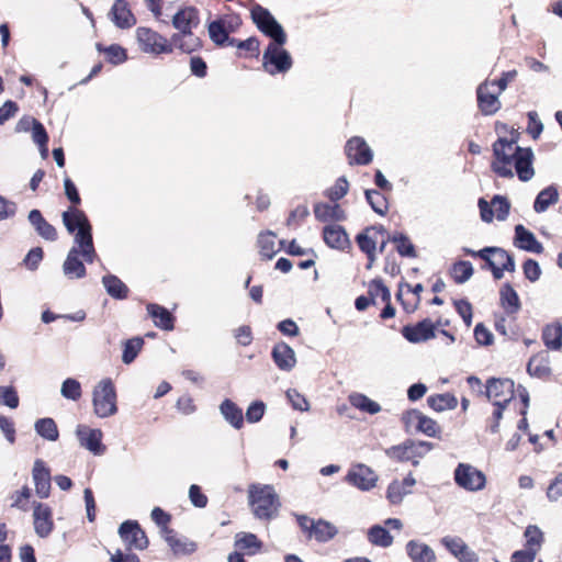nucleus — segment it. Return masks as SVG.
Listing matches in <instances>:
<instances>
[{"label":"nucleus","instance_id":"7c9ffc66","mask_svg":"<svg viewBox=\"0 0 562 562\" xmlns=\"http://www.w3.org/2000/svg\"><path fill=\"white\" fill-rule=\"evenodd\" d=\"M358 246H386L385 229L382 225L367 227L356 236Z\"/></svg>","mask_w":562,"mask_h":562},{"label":"nucleus","instance_id":"c756f323","mask_svg":"<svg viewBox=\"0 0 562 562\" xmlns=\"http://www.w3.org/2000/svg\"><path fill=\"white\" fill-rule=\"evenodd\" d=\"M313 212L316 220L323 223L346 218L345 211L338 203L318 202L314 205Z\"/></svg>","mask_w":562,"mask_h":562},{"label":"nucleus","instance_id":"c03bdc74","mask_svg":"<svg viewBox=\"0 0 562 562\" xmlns=\"http://www.w3.org/2000/svg\"><path fill=\"white\" fill-rule=\"evenodd\" d=\"M102 283L106 290V293L116 300H123L127 297V286L115 276L108 274L102 278Z\"/></svg>","mask_w":562,"mask_h":562},{"label":"nucleus","instance_id":"f257e3e1","mask_svg":"<svg viewBox=\"0 0 562 562\" xmlns=\"http://www.w3.org/2000/svg\"><path fill=\"white\" fill-rule=\"evenodd\" d=\"M64 187L65 194L72 206L63 213V223L68 233L75 236L77 246H93L92 226L86 213L77 207L81 203V198L76 184L70 178L66 177Z\"/></svg>","mask_w":562,"mask_h":562},{"label":"nucleus","instance_id":"b1692460","mask_svg":"<svg viewBox=\"0 0 562 562\" xmlns=\"http://www.w3.org/2000/svg\"><path fill=\"white\" fill-rule=\"evenodd\" d=\"M527 372L531 376L541 380H549L552 375L549 352L546 350H541L533 355L527 363Z\"/></svg>","mask_w":562,"mask_h":562},{"label":"nucleus","instance_id":"c9c22d12","mask_svg":"<svg viewBox=\"0 0 562 562\" xmlns=\"http://www.w3.org/2000/svg\"><path fill=\"white\" fill-rule=\"evenodd\" d=\"M322 235L326 246H350L349 236L341 225H326L323 228Z\"/></svg>","mask_w":562,"mask_h":562},{"label":"nucleus","instance_id":"a18cd8bd","mask_svg":"<svg viewBox=\"0 0 562 562\" xmlns=\"http://www.w3.org/2000/svg\"><path fill=\"white\" fill-rule=\"evenodd\" d=\"M237 47L236 55L239 58H258L260 55V42L257 37L251 36L245 41H238L235 43Z\"/></svg>","mask_w":562,"mask_h":562},{"label":"nucleus","instance_id":"39448f33","mask_svg":"<svg viewBox=\"0 0 562 562\" xmlns=\"http://www.w3.org/2000/svg\"><path fill=\"white\" fill-rule=\"evenodd\" d=\"M519 139V133L513 131L510 138L499 137L493 144V161L491 169L502 178H513L512 170L513 160L516 156V147L514 146Z\"/></svg>","mask_w":562,"mask_h":562},{"label":"nucleus","instance_id":"e2e57ef3","mask_svg":"<svg viewBox=\"0 0 562 562\" xmlns=\"http://www.w3.org/2000/svg\"><path fill=\"white\" fill-rule=\"evenodd\" d=\"M30 497L31 488L25 485L20 491H16L11 495V507H15L20 510L27 512Z\"/></svg>","mask_w":562,"mask_h":562},{"label":"nucleus","instance_id":"0e129e2a","mask_svg":"<svg viewBox=\"0 0 562 562\" xmlns=\"http://www.w3.org/2000/svg\"><path fill=\"white\" fill-rule=\"evenodd\" d=\"M368 296L372 301V304H375L378 299L386 302V286L381 279L373 280L369 284Z\"/></svg>","mask_w":562,"mask_h":562},{"label":"nucleus","instance_id":"dca6fc26","mask_svg":"<svg viewBox=\"0 0 562 562\" xmlns=\"http://www.w3.org/2000/svg\"><path fill=\"white\" fill-rule=\"evenodd\" d=\"M345 154L350 166H366L372 161V151L361 137H351L345 145Z\"/></svg>","mask_w":562,"mask_h":562},{"label":"nucleus","instance_id":"0eeeda50","mask_svg":"<svg viewBox=\"0 0 562 562\" xmlns=\"http://www.w3.org/2000/svg\"><path fill=\"white\" fill-rule=\"evenodd\" d=\"M92 405L94 414L100 418H106L116 414V391L110 378L102 379L93 387Z\"/></svg>","mask_w":562,"mask_h":562},{"label":"nucleus","instance_id":"4c0bfd02","mask_svg":"<svg viewBox=\"0 0 562 562\" xmlns=\"http://www.w3.org/2000/svg\"><path fill=\"white\" fill-rule=\"evenodd\" d=\"M63 272L68 279H79L86 274V268L77 248H71L64 265Z\"/></svg>","mask_w":562,"mask_h":562},{"label":"nucleus","instance_id":"72a5a7b5","mask_svg":"<svg viewBox=\"0 0 562 562\" xmlns=\"http://www.w3.org/2000/svg\"><path fill=\"white\" fill-rule=\"evenodd\" d=\"M406 551L413 562H436L435 551L424 542L411 540L406 544Z\"/></svg>","mask_w":562,"mask_h":562},{"label":"nucleus","instance_id":"e433bc0d","mask_svg":"<svg viewBox=\"0 0 562 562\" xmlns=\"http://www.w3.org/2000/svg\"><path fill=\"white\" fill-rule=\"evenodd\" d=\"M495 330L507 339H516L517 336V315L509 316L503 312L494 315Z\"/></svg>","mask_w":562,"mask_h":562},{"label":"nucleus","instance_id":"423d86ee","mask_svg":"<svg viewBox=\"0 0 562 562\" xmlns=\"http://www.w3.org/2000/svg\"><path fill=\"white\" fill-rule=\"evenodd\" d=\"M135 35L139 49L145 54L153 56L171 55L177 49V43L173 42L172 37L168 38L150 27L139 26L136 29Z\"/></svg>","mask_w":562,"mask_h":562},{"label":"nucleus","instance_id":"de8ad7c7","mask_svg":"<svg viewBox=\"0 0 562 562\" xmlns=\"http://www.w3.org/2000/svg\"><path fill=\"white\" fill-rule=\"evenodd\" d=\"M350 404L360 409L361 412L369 413L371 415L381 412L382 407L376 402L372 401L368 396L361 393H353L349 396Z\"/></svg>","mask_w":562,"mask_h":562},{"label":"nucleus","instance_id":"49530a36","mask_svg":"<svg viewBox=\"0 0 562 562\" xmlns=\"http://www.w3.org/2000/svg\"><path fill=\"white\" fill-rule=\"evenodd\" d=\"M473 267L470 261L459 260L451 265L449 274L457 284L464 283L473 276Z\"/></svg>","mask_w":562,"mask_h":562},{"label":"nucleus","instance_id":"7ed1b4c3","mask_svg":"<svg viewBox=\"0 0 562 562\" xmlns=\"http://www.w3.org/2000/svg\"><path fill=\"white\" fill-rule=\"evenodd\" d=\"M248 504L258 519H272L280 508L279 496L272 485L252 483L248 486Z\"/></svg>","mask_w":562,"mask_h":562},{"label":"nucleus","instance_id":"2f4dec72","mask_svg":"<svg viewBox=\"0 0 562 562\" xmlns=\"http://www.w3.org/2000/svg\"><path fill=\"white\" fill-rule=\"evenodd\" d=\"M29 221L44 239L54 241L57 238L56 228L44 218L40 210H32L29 213Z\"/></svg>","mask_w":562,"mask_h":562},{"label":"nucleus","instance_id":"ddd939ff","mask_svg":"<svg viewBox=\"0 0 562 562\" xmlns=\"http://www.w3.org/2000/svg\"><path fill=\"white\" fill-rule=\"evenodd\" d=\"M486 391V397L493 405H508L515 397V384L510 379L491 378Z\"/></svg>","mask_w":562,"mask_h":562},{"label":"nucleus","instance_id":"37998d69","mask_svg":"<svg viewBox=\"0 0 562 562\" xmlns=\"http://www.w3.org/2000/svg\"><path fill=\"white\" fill-rule=\"evenodd\" d=\"M559 200V192L555 187L549 186L541 190L535 202H533V210L537 213H542L548 210V207L554 203H557Z\"/></svg>","mask_w":562,"mask_h":562},{"label":"nucleus","instance_id":"680f3d73","mask_svg":"<svg viewBox=\"0 0 562 562\" xmlns=\"http://www.w3.org/2000/svg\"><path fill=\"white\" fill-rule=\"evenodd\" d=\"M422 415L423 413L416 408L403 412L401 422L406 432L416 431Z\"/></svg>","mask_w":562,"mask_h":562},{"label":"nucleus","instance_id":"a878e982","mask_svg":"<svg viewBox=\"0 0 562 562\" xmlns=\"http://www.w3.org/2000/svg\"><path fill=\"white\" fill-rule=\"evenodd\" d=\"M209 35L210 38L214 44L217 46H225V45H235L237 43L236 38L229 37V32L233 31L227 26V22L225 19H217L215 21H212L209 24Z\"/></svg>","mask_w":562,"mask_h":562},{"label":"nucleus","instance_id":"cd10ccee","mask_svg":"<svg viewBox=\"0 0 562 562\" xmlns=\"http://www.w3.org/2000/svg\"><path fill=\"white\" fill-rule=\"evenodd\" d=\"M111 15L113 23L120 29H130L136 23L126 0H115L111 9Z\"/></svg>","mask_w":562,"mask_h":562},{"label":"nucleus","instance_id":"4be33fe9","mask_svg":"<svg viewBox=\"0 0 562 562\" xmlns=\"http://www.w3.org/2000/svg\"><path fill=\"white\" fill-rule=\"evenodd\" d=\"M346 481L362 491H368L375 485L376 476L368 467L358 464L350 469Z\"/></svg>","mask_w":562,"mask_h":562},{"label":"nucleus","instance_id":"13d9d810","mask_svg":"<svg viewBox=\"0 0 562 562\" xmlns=\"http://www.w3.org/2000/svg\"><path fill=\"white\" fill-rule=\"evenodd\" d=\"M514 243L515 246H541V244L537 241L535 235L521 224H518L515 227Z\"/></svg>","mask_w":562,"mask_h":562},{"label":"nucleus","instance_id":"9d476101","mask_svg":"<svg viewBox=\"0 0 562 562\" xmlns=\"http://www.w3.org/2000/svg\"><path fill=\"white\" fill-rule=\"evenodd\" d=\"M251 19L265 35L279 44H285L286 35L269 10L257 4L251 9Z\"/></svg>","mask_w":562,"mask_h":562},{"label":"nucleus","instance_id":"f03ea898","mask_svg":"<svg viewBox=\"0 0 562 562\" xmlns=\"http://www.w3.org/2000/svg\"><path fill=\"white\" fill-rule=\"evenodd\" d=\"M200 24L199 10L194 7H184L172 16V25L178 31L171 37L177 43V49L183 54H192L202 48L203 42L193 34V29Z\"/></svg>","mask_w":562,"mask_h":562},{"label":"nucleus","instance_id":"9b49d317","mask_svg":"<svg viewBox=\"0 0 562 562\" xmlns=\"http://www.w3.org/2000/svg\"><path fill=\"white\" fill-rule=\"evenodd\" d=\"M456 484L468 491H482L486 485V475L469 463H459L453 472Z\"/></svg>","mask_w":562,"mask_h":562},{"label":"nucleus","instance_id":"4468645a","mask_svg":"<svg viewBox=\"0 0 562 562\" xmlns=\"http://www.w3.org/2000/svg\"><path fill=\"white\" fill-rule=\"evenodd\" d=\"M477 205L481 218L486 223H491L494 218L504 221L508 216L510 209L508 200L502 195H495L491 202L481 198Z\"/></svg>","mask_w":562,"mask_h":562},{"label":"nucleus","instance_id":"864d4df0","mask_svg":"<svg viewBox=\"0 0 562 562\" xmlns=\"http://www.w3.org/2000/svg\"><path fill=\"white\" fill-rule=\"evenodd\" d=\"M235 544L240 550H246L249 554H254L261 547V542L258 540L256 535L245 532L236 535Z\"/></svg>","mask_w":562,"mask_h":562},{"label":"nucleus","instance_id":"c85d7f7f","mask_svg":"<svg viewBox=\"0 0 562 562\" xmlns=\"http://www.w3.org/2000/svg\"><path fill=\"white\" fill-rule=\"evenodd\" d=\"M499 304L503 311L512 317L517 315L521 308L518 293L509 283H504L499 290Z\"/></svg>","mask_w":562,"mask_h":562},{"label":"nucleus","instance_id":"5fc2aeb1","mask_svg":"<svg viewBox=\"0 0 562 562\" xmlns=\"http://www.w3.org/2000/svg\"><path fill=\"white\" fill-rule=\"evenodd\" d=\"M415 432H422L432 438H440L441 427L435 419L426 416L423 413Z\"/></svg>","mask_w":562,"mask_h":562},{"label":"nucleus","instance_id":"a211bd4d","mask_svg":"<svg viewBox=\"0 0 562 562\" xmlns=\"http://www.w3.org/2000/svg\"><path fill=\"white\" fill-rule=\"evenodd\" d=\"M33 525L34 531L38 537H48L54 529L52 508L46 504L35 503L33 508Z\"/></svg>","mask_w":562,"mask_h":562},{"label":"nucleus","instance_id":"3c124183","mask_svg":"<svg viewBox=\"0 0 562 562\" xmlns=\"http://www.w3.org/2000/svg\"><path fill=\"white\" fill-rule=\"evenodd\" d=\"M337 529L334 525L325 520H318L313 526L311 538H315L319 542H326L335 537Z\"/></svg>","mask_w":562,"mask_h":562},{"label":"nucleus","instance_id":"ea45409f","mask_svg":"<svg viewBox=\"0 0 562 562\" xmlns=\"http://www.w3.org/2000/svg\"><path fill=\"white\" fill-rule=\"evenodd\" d=\"M220 412L224 419L236 429H240L244 425V415L240 407L233 401L224 400L220 405Z\"/></svg>","mask_w":562,"mask_h":562},{"label":"nucleus","instance_id":"a19ab883","mask_svg":"<svg viewBox=\"0 0 562 562\" xmlns=\"http://www.w3.org/2000/svg\"><path fill=\"white\" fill-rule=\"evenodd\" d=\"M428 406L437 412L454 409L458 406V398L452 393L434 394L427 397Z\"/></svg>","mask_w":562,"mask_h":562},{"label":"nucleus","instance_id":"2eb2a0df","mask_svg":"<svg viewBox=\"0 0 562 562\" xmlns=\"http://www.w3.org/2000/svg\"><path fill=\"white\" fill-rule=\"evenodd\" d=\"M119 533L128 549L144 550L148 546V539L137 521H124L119 528Z\"/></svg>","mask_w":562,"mask_h":562},{"label":"nucleus","instance_id":"f3484780","mask_svg":"<svg viewBox=\"0 0 562 562\" xmlns=\"http://www.w3.org/2000/svg\"><path fill=\"white\" fill-rule=\"evenodd\" d=\"M491 83L488 80L484 81L477 87L476 98H477V106L483 115H493L501 109V101L498 97V90L491 91Z\"/></svg>","mask_w":562,"mask_h":562},{"label":"nucleus","instance_id":"8fccbe9b","mask_svg":"<svg viewBox=\"0 0 562 562\" xmlns=\"http://www.w3.org/2000/svg\"><path fill=\"white\" fill-rule=\"evenodd\" d=\"M97 49L100 53H104L106 60L113 65H120L127 59L126 49L119 44H112L108 47H103L102 44H97Z\"/></svg>","mask_w":562,"mask_h":562},{"label":"nucleus","instance_id":"052dcab7","mask_svg":"<svg viewBox=\"0 0 562 562\" xmlns=\"http://www.w3.org/2000/svg\"><path fill=\"white\" fill-rule=\"evenodd\" d=\"M60 394L67 400L78 401L81 397L79 381L72 378L66 379L61 384Z\"/></svg>","mask_w":562,"mask_h":562},{"label":"nucleus","instance_id":"bf43d9fd","mask_svg":"<svg viewBox=\"0 0 562 562\" xmlns=\"http://www.w3.org/2000/svg\"><path fill=\"white\" fill-rule=\"evenodd\" d=\"M366 199L375 213L380 215L386 213V198L381 192L376 190H366Z\"/></svg>","mask_w":562,"mask_h":562},{"label":"nucleus","instance_id":"58836bf2","mask_svg":"<svg viewBox=\"0 0 562 562\" xmlns=\"http://www.w3.org/2000/svg\"><path fill=\"white\" fill-rule=\"evenodd\" d=\"M147 312L154 321L155 326L164 330H172L175 317L161 305L150 303L147 305Z\"/></svg>","mask_w":562,"mask_h":562},{"label":"nucleus","instance_id":"412c9836","mask_svg":"<svg viewBox=\"0 0 562 562\" xmlns=\"http://www.w3.org/2000/svg\"><path fill=\"white\" fill-rule=\"evenodd\" d=\"M441 543L459 562H479L477 554L460 537H443Z\"/></svg>","mask_w":562,"mask_h":562},{"label":"nucleus","instance_id":"1a4fd4ad","mask_svg":"<svg viewBox=\"0 0 562 562\" xmlns=\"http://www.w3.org/2000/svg\"><path fill=\"white\" fill-rule=\"evenodd\" d=\"M283 45L272 41L263 53L262 66L270 75L284 74L293 65L290 54L282 48Z\"/></svg>","mask_w":562,"mask_h":562},{"label":"nucleus","instance_id":"4d7b16f0","mask_svg":"<svg viewBox=\"0 0 562 562\" xmlns=\"http://www.w3.org/2000/svg\"><path fill=\"white\" fill-rule=\"evenodd\" d=\"M144 340L139 337L127 340L124 345L122 361L125 364L132 363L143 347Z\"/></svg>","mask_w":562,"mask_h":562},{"label":"nucleus","instance_id":"6e6d98bb","mask_svg":"<svg viewBox=\"0 0 562 562\" xmlns=\"http://www.w3.org/2000/svg\"><path fill=\"white\" fill-rule=\"evenodd\" d=\"M349 190V182L345 177H340L336 180L335 184L328 188L324 195L333 203H337L341 200Z\"/></svg>","mask_w":562,"mask_h":562},{"label":"nucleus","instance_id":"aec40b11","mask_svg":"<svg viewBox=\"0 0 562 562\" xmlns=\"http://www.w3.org/2000/svg\"><path fill=\"white\" fill-rule=\"evenodd\" d=\"M533 158L535 157L531 148L516 146V156L513 160V164L515 166L517 177L520 181L526 182L533 177Z\"/></svg>","mask_w":562,"mask_h":562},{"label":"nucleus","instance_id":"6e6552de","mask_svg":"<svg viewBox=\"0 0 562 562\" xmlns=\"http://www.w3.org/2000/svg\"><path fill=\"white\" fill-rule=\"evenodd\" d=\"M432 449L434 443L429 441L407 439L402 445L389 449V457L398 462H411L413 465H417L419 459Z\"/></svg>","mask_w":562,"mask_h":562},{"label":"nucleus","instance_id":"69168bd1","mask_svg":"<svg viewBox=\"0 0 562 562\" xmlns=\"http://www.w3.org/2000/svg\"><path fill=\"white\" fill-rule=\"evenodd\" d=\"M0 404L10 408L19 406V396L12 386H0Z\"/></svg>","mask_w":562,"mask_h":562},{"label":"nucleus","instance_id":"f8f14e48","mask_svg":"<svg viewBox=\"0 0 562 562\" xmlns=\"http://www.w3.org/2000/svg\"><path fill=\"white\" fill-rule=\"evenodd\" d=\"M75 435L79 446L93 456L105 453L106 447L102 442L103 432L101 429L80 424L76 427Z\"/></svg>","mask_w":562,"mask_h":562},{"label":"nucleus","instance_id":"5701e85b","mask_svg":"<svg viewBox=\"0 0 562 562\" xmlns=\"http://www.w3.org/2000/svg\"><path fill=\"white\" fill-rule=\"evenodd\" d=\"M32 477L37 496L41 498H47L50 492V472L43 460H35L32 470Z\"/></svg>","mask_w":562,"mask_h":562},{"label":"nucleus","instance_id":"774afa93","mask_svg":"<svg viewBox=\"0 0 562 562\" xmlns=\"http://www.w3.org/2000/svg\"><path fill=\"white\" fill-rule=\"evenodd\" d=\"M266 412V404L261 401L252 402L246 411V420L248 423H258Z\"/></svg>","mask_w":562,"mask_h":562},{"label":"nucleus","instance_id":"79ce46f5","mask_svg":"<svg viewBox=\"0 0 562 562\" xmlns=\"http://www.w3.org/2000/svg\"><path fill=\"white\" fill-rule=\"evenodd\" d=\"M396 299L407 313H413L420 302V297L412 291V285L408 283L400 284Z\"/></svg>","mask_w":562,"mask_h":562},{"label":"nucleus","instance_id":"603ef678","mask_svg":"<svg viewBox=\"0 0 562 562\" xmlns=\"http://www.w3.org/2000/svg\"><path fill=\"white\" fill-rule=\"evenodd\" d=\"M526 538L525 548L538 553L543 543V532L536 525H529L524 533Z\"/></svg>","mask_w":562,"mask_h":562},{"label":"nucleus","instance_id":"6ab92c4d","mask_svg":"<svg viewBox=\"0 0 562 562\" xmlns=\"http://www.w3.org/2000/svg\"><path fill=\"white\" fill-rule=\"evenodd\" d=\"M437 325L431 319L425 318L415 325L404 326L403 336L411 342H422L435 338Z\"/></svg>","mask_w":562,"mask_h":562},{"label":"nucleus","instance_id":"20e7f679","mask_svg":"<svg viewBox=\"0 0 562 562\" xmlns=\"http://www.w3.org/2000/svg\"><path fill=\"white\" fill-rule=\"evenodd\" d=\"M465 254L480 258L483 261L481 269L491 270L495 280H501L505 271L515 270L514 258L504 248H480L479 250L465 248Z\"/></svg>","mask_w":562,"mask_h":562},{"label":"nucleus","instance_id":"338daca9","mask_svg":"<svg viewBox=\"0 0 562 562\" xmlns=\"http://www.w3.org/2000/svg\"><path fill=\"white\" fill-rule=\"evenodd\" d=\"M286 397L294 409H297L301 412H307L310 409V403L296 390H294V389L288 390Z\"/></svg>","mask_w":562,"mask_h":562},{"label":"nucleus","instance_id":"393cba45","mask_svg":"<svg viewBox=\"0 0 562 562\" xmlns=\"http://www.w3.org/2000/svg\"><path fill=\"white\" fill-rule=\"evenodd\" d=\"M165 541L168 543L173 554L176 555H189L195 552L198 546L194 541L187 537L178 536L171 529H166L164 536Z\"/></svg>","mask_w":562,"mask_h":562},{"label":"nucleus","instance_id":"09e8293b","mask_svg":"<svg viewBox=\"0 0 562 562\" xmlns=\"http://www.w3.org/2000/svg\"><path fill=\"white\" fill-rule=\"evenodd\" d=\"M37 435L49 441H56L59 437L58 428L54 419L41 418L34 425Z\"/></svg>","mask_w":562,"mask_h":562},{"label":"nucleus","instance_id":"473e14b6","mask_svg":"<svg viewBox=\"0 0 562 562\" xmlns=\"http://www.w3.org/2000/svg\"><path fill=\"white\" fill-rule=\"evenodd\" d=\"M416 484V480L412 473L405 476L402 481L394 480L389 485V502L392 504H398L403 497L412 492L413 486Z\"/></svg>","mask_w":562,"mask_h":562},{"label":"nucleus","instance_id":"bb28decb","mask_svg":"<svg viewBox=\"0 0 562 562\" xmlns=\"http://www.w3.org/2000/svg\"><path fill=\"white\" fill-rule=\"evenodd\" d=\"M272 359L282 371H291L296 364L294 350L285 342H278L272 349Z\"/></svg>","mask_w":562,"mask_h":562},{"label":"nucleus","instance_id":"f704fd0d","mask_svg":"<svg viewBox=\"0 0 562 562\" xmlns=\"http://www.w3.org/2000/svg\"><path fill=\"white\" fill-rule=\"evenodd\" d=\"M541 338L548 349L560 351L562 349V324L560 322L547 324L542 329Z\"/></svg>","mask_w":562,"mask_h":562}]
</instances>
